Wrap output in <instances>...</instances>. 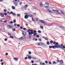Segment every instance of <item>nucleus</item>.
<instances>
[{
	"mask_svg": "<svg viewBox=\"0 0 65 65\" xmlns=\"http://www.w3.org/2000/svg\"><path fill=\"white\" fill-rule=\"evenodd\" d=\"M28 58V57H26L25 58V60H27V59Z\"/></svg>",
	"mask_w": 65,
	"mask_h": 65,
	"instance_id": "5fc2aeb1",
	"label": "nucleus"
},
{
	"mask_svg": "<svg viewBox=\"0 0 65 65\" xmlns=\"http://www.w3.org/2000/svg\"><path fill=\"white\" fill-rule=\"evenodd\" d=\"M12 9L13 10L15 9V7L14 6H12Z\"/></svg>",
	"mask_w": 65,
	"mask_h": 65,
	"instance_id": "f3484780",
	"label": "nucleus"
},
{
	"mask_svg": "<svg viewBox=\"0 0 65 65\" xmlns=\"http://www.w3.org/2000/svg\"><path fill=\"white\" fill-rule=\"evenodd\" d=\"M4 11H5V12H6V10L4 9Z\"/></svg>",
	"mask_w": 65,
	"mask_h": 65,
	"instance_id": "680f3d73",
	"label": "nucleus"
},
{
	"mask_svg": "<svg viewBox=\"0 0 65 65\" xmlns=\"http://www.w3.org/2000/svg\"><path fill=\"white\" fill-rule=\"evenodd\" d=\"M28 54H31V52H28Z\"/></svg>",
	"mask_w": 65,
	"mask_h": 65,
	"instance_id": "4d7b16f0",
	"label": "nucleus"
},
{
	"mask_svg": "<svg viewBox=\"0 0 65 65\" xmlns=\"http://www.w3.org/2000/svg\"><path fill=\"white\" fill-rule=\"evenodd\" d=\"M33 34V32H28V34L29 35H32Z\"/></svg>",
	"mask_w": 65,
	"mask_h": 65,
	"instance_id": "9b49d317",
	"label": "nucleus"
},
{
	"mask_svg": "<svg viewBox=\"0 0 65 65\" xmlns=\"http://www.w3.org/2000/svg\"><path fill=\"white\" fill-rule=\"evenodd\" d=\"M4 40H5V41H7V39L6 38H5V39Z\"/></svg>",
	"mask_w": 65,
	"mask_h": 65,
	"instance_id": "de8ad7c7",
	"label": "nucleus"
},
{
	"mask_svg": "<svg viewBox=\"0 0 65 65\" xmlns=\"http://www.w3.org/2000/svg\"><path fill=\"white\" fill-rule=\"evenodd\" d=\"M46 4L47 5H49V3H46Z\"/></svg>",
	"mask_w": 65,
	"mask_h": 65,
	"instance_id": "c85d7f7f",
	"label": "nucleus"
},
{
	"mask_svg": "<svg viewBox=\"0 0 65 65\" xmlns=\"http://www.w3.org/2000/svg\"><path fill=\"white\" fill-rule=\"evenodd\" d=\"M42 65H45V63H42Z\"/></svg>",
	"mask_w": 65,
	"mask_h": 65,
	"instance_id": "603ef678",
	"label": "nucleus"
},
{
	"mask_svg": "<svg viewBox=\"0 0 65 65\" xmlns=\"http://www.w3.org/2000/svg\"><path fill=\"white\" fill-rule=\"evenodd\" d=\"M13 3L15 6H18V3L17 2H15L14 1H13Z\"/></svg>",
	"mask_w": 65,
	"mask_h": 65,
	"instance_id": "f03ea898",
	"label": "nucleus"
},
{
	"mask_svg": "<svg viewBox=\"0 0 65 65\" xmlns=\"http://www.w3.org/2000/svg\"><path fill=\"white\" fill-rule=\"evenodd\" d=\"M28 17H28V15H25L24 17V18L25 19H27Z\"/></svg>",
	"mask_w": 65,
	"mask_h": 65,
	"instance_id": "6e6552de",
	"label": "nucleus"
},
{
	"mask_svg": "<svg viewBox=\"0 0 65 65\" xmlns=\"http://www.w3.org/2000/svg\"><path fill=\"white\" fill-rule=\"evenodd\" d=\"M38 32L39 33H41V31L40 30H38Z\"/></svg>",
	"mask_w": 65,
	"mask_h": 65,
	"instance_id": "72a5a7b5",
	"label": "nucleus"
},
{
	"mask_svg": "<svg viewBox=\"0 0 65 65\" xmlns=\"http://www.w3.org/2000/svg\"><path fill=\"white\" fill-rule=\"evenodd\" d=\"M44 43H41V45H44Z\"/></svg>",
	"mask_w": 65,
	"mask_h": 65,
	"instance_id": "338daca9",
	"label": "nucleus"
},
{
	"mask_svg": "<svg viewBox=\"0 0 65 65\" xmlns=\"http://www.w3.org/2000/svg\"><path fill=\"white\" fill-rule=\"evenodd\" d=\"M22 37V38H24V39H25L26 37L25 36Z\"/></svg>",
	"mask_w": 65,
	"mask_h": 65,
	"instance_id": "09e8293b",
	"label": "nucleus"
},
{
	"mask_svg": "<svg viewBox=\"0 0 65 65\" xmlns=\"http://www.w3.org/2000/svg\"><path fill=\"white\" fill-rule=\"evenodd\" d=\"M56 48H61V49H62V48H63V47H60V45H56Z\"/></svg>",
	"mask_w": 65,
	"mask_h": 65,
	"instance_id": "7ed1b4c3",
	"label": "nucleus"
},
{
	"mask_svg": "<svg viewBox=\"0 0 65 65\" xmlns=\"http://www.w3.org/2000/svg\"><path fill=\"white\" fill-rule=\"evenodd\" d=\"M0 15L2 17H4V14L3 13H1Z\"/></svg>",
	"mask_w": 65,
	"mask_h": 65,
	"instance_id": "ddd939ff",
	"label": "nucleus"
},
{
	"mask_svg": "<svg viewBox=\"0 0 65 65\" xmlns=\"http://www.w3.org/2000/svg\"><path fill=\"white\" fill-rule=\"evenodd\" d=\"M32 65H37V64H36V63H35L34 64H32Z\"/></svg>",
	"mask_w": 65,
	"mask_h": 65,
	"instance_id": "774afa93",
	"label": "nucleus"
},
{
	"mask_svg": "<svg viewBox=\"0 0 65 65\" xmlns=\"http://www.w3.org/2000/svg\"><path fill=\"white\" fill-rule=\"evenodd\" d=\"M9 27L10 28H12V27H11V26H10V25H9Z\"/></svg>",
	"mask_w": 65,
	"mask_h": 65,
	"instance_id": "0e129e2a",
	"label": "nucleus"
},
{
	"mask_svg": "<svg viewBox=\"0 0 65 65\" xmlns=\"http://www.w3.org/2000/svg\"><path fill=\"white\" fill-rule=\"evenodd\" d=\"M10 23L11 24H13V22L12 21H11L10 22Z\"/></svg>",
	"mask_w": 65,
	"mask_h": 65,
	"instance_id": "13d9d810",
	"label": "nucleus"
},
{
	"mask_svg": "<svg viewBox=\"0 0 65 65\" xmlns=\"http://www.w3.org/2000/svg\"><path fill=\"white\" fill-rule=\"evenodd\" d=\"M53 43V41H50V44H52Z\"/></svg>",
	"mask_w": 65,
	"mask_h": 65,
	"instance_id": "2f4dec72",
	"label": "nucleus"
},
{
	"mask_svg": "<svg viewBox=\"0 0 65 65\" xmlns=\"http://www.w3.org/2000/svg\"><path fill=\"white\" fill-rule=\"evenodd\" d=\"M28 58H29V59H31V58H32V57L30 56H29L28 57Z\"/></svg>",
	"mask_w": 65,
	"mask_h": 65,
	"instance_id": "4be33fe9",
	"label": "nucleus"
},
{
	"mask_svg": "<svg viewBox=\"0 0 65 65\" xmlns=\"http://www.w3.org/2000/svg\"><path fill=\"white\" fill-rule=\"evenodd\" d=\"M7 22V21L6 20H5V21H4V23H6Z\"/></svg>",
	"mask_w": 65,
	"mask_h": 65,
	"instance_id": "473e14b6",
	"label": "nucleus"
},
{
	"mask_svg": "<svg viewBox=\"0 0 65 65\" xmlns=\"http://www.w3.org/2000/svg\"><path fill=\"white\" fill-rule=\"evenodd\" d=\"M41 42L38 43V45H41Z\"/></svg>",
	"mask_w": 65,
	"mask_h": 65,
	"instance_id": "aec40b11",
	"label": "nucleus"
},
{
	"mask_svg": "<svg viewBox=\"0 0 65 65\" xmlns=\"http://www.w3.org/2000/svg\"><path fill=\"white\" fill-rule=\"evenodd\" d=\"M33 59L34 60H36V58H35L34 57H33Z\"/></svg>",
	"mask_w": 65,
	"mask_h": 65,
	"instance_id": "8fccbe9b",
	"label": "nucleus"
},
{
	"mask_svg": "<svg viewBox=\"0 0 65 65\" xmlns=\"http://www.w3.org/2000/svg\"><path fill=\"white\" fill-rule=\"evenodd\" d=\"M13 22H14V23H15L16 22V20H14H14L13 21Z\"/></svg>",
	"mask_w": 65,
	"mask_h": 65,
	"instance_id": "c03bdc74",
	"label": "nucleus"
},
{
	"mask_svg": "<svg viewBox=\"0 0 65 65\" xmlns=\"http://www.w3.org/2000/svg\"><path fill=\"white\" fill-rule=\"evenodd\" d=\"M59 27L60 28H63V27H62V26H59Z\"/></svg>",
	"mask_w": 65,
	"mask_h": 65,
	"instance_id": "bf43d9fd",
	"label": "nucleus"
},
{
	"mask_svg": "<svg viewBox=\"0 0 65 65\" xmlns=\"http://www.w3.org/2000/svg\"><path fill=\"white\" fill-rule=\"evenodd\" d=\"M26 32L25 31H23L22 32V35H24V36H25V35H26Z\"/></svg>",
	"mask_w": 65,
	"mask_h": 65,
	"instance_id": "9d476101",
	"label": "nucleus"
},
{
	"mask_svg": "<svg viewBox=\"0 0 65 65\" xmlns=\"http://www.w3.org/2000/svg\"><path fill=\"white\" fill-rule=\"evenodd\" d=\"M48 63H49V64H52V62L51 61H49L48 62Z\"/></svg>",
	"mask_w": 65,
	"mask_h": 65,
	"instance_id": "c9c22d12",
	"label": "nucleus"
},
{
	"mask_svg": "<svg viewBox=\"0 0 65 65\" xmlns=\"http://www.w3.org/2000/svg\"><path fill=\"white\" fill-rule=\"evenodd\" d=\"M20 28L21 29H23V27L22 26H21L20 27Z\"/></svg>",
	"mask_w": 65,
	"mask_h": 65,
	"instance_id": "37998d69",
	"label": "nucleus"
},
{
	"mask_svg": "<svg viewBox=\"0 0 65 65\" xmlns=\"http://www.w3.org/2000/svg\"><path fill=\"white\" fill-rule=\"evenodd\" d=\"M27 15H31V14H28V13H27Z\"/></svg>",
	"mask_w": 65,
	"mask_h": 65,
	"instance_id": "e2e57ef3",
	"label": "nucleus"
},
{
	"mask_svg": "<svg viewBox=\"0 0 65 65\" xmlns=\"http://www.w3.org/2000/svg\"><path fill=\"white\" fill-rule=\"evenodd\" d=\"M31 30L29 29L28 30V31H27V32H30Z\"/></svg>",
	"mask_w": 65,
	"mask_h": 65,
	"instance_id": "b1692460",
	"label": "nucleus"
},
{
	"mask_svg": "<svg viewBox=\"0 0 65 65\" xmlns=\"http://www.w3.org/2000/svg\"><path fill=\"white\" fill-rule=\"evenodd\" d=\"M17 16H18V17H20V16H21V15H20V14H18L17 15Z\"/></svg>",
	"mask_w": 65,
	"mask_h": 65,
	"instance_id": "cd10ccee",
	"label": "nucleus"
},
{
	"mask_svg": "<svg viewBox=\"0 0 65 65\" xmlns=\"http://www.w3.org/2000/svg\"><path fill=\"white\" fill-rule=\"evenodd\" d=\"M3 64H4V62H2L1 63V64L2 65H3Z\"/></svg>",
	"mask_w": 65,
	"mask_h": 65,
	"instance_id": "3c124183",
	"label": "nucleus"
},
{
	"mask_svg": "<svg viewBox=\"0 0 65 65\" xmlns=\"http://www.w3.org/2000/svg\"><path fill=\"white\" fill-rule=\"evenodd\" d=\"M53 64H55L56 63V62H55V61H53Z\"/></svg>",
	"mask_w": 65,
	"mask_h": 65,
	"instance_id": "5701e85b",
	"label": "nucleus"
},
{
	"mask_svg": "<svg viewBox=\"0 0 65 65\" xmlns=\"http://www.w3.org/2000/svg\"><path fill=\"white\" fill-rule=\"evenodd\" d=\"M33 34H34L33 36L34 37H35V36L37 35V33L34 32Z\"/></svg>",
	"mask_w": 65,
	"mask_h": 65,
	"instance_id": "2eb2a0df",
	"label": "nucleus"
},
{
	"mask_svg": "<svg viewBox=\"0 0 65 65\" xmlns=\"http://www.w3.org/2000/svg\"><path fill=\"white\" fill-rule=\"evenodd\" d=\"M53 44H55V45L54 46H56V45H58L59 44V43L58 42H56L54 41V42L53 43Z\"/></svg>",
	"mask_w": 65,
	"mask_h": 65,
	"instance_id": "20e7f679",
	"label": "nucleus"
},
{
	"mask_svg": "<svg viewBox=\"0 0 65 65\" xmlns=\"http://www.w3.org/2000/svg\"><path fill=\"white\" fill-rule=\"evenodd\" d=\"M63 48H65V46H63Z\"/></svg>",
	"mask_w": 65,
	"mask_h": 65,
	"instance_id": "69168bd1",
	"label": "nucleus"
},
{
	"mask_svg": "<svg viewBox=\"0 0 65 65\" xmlns=\"http://www.w3.org/2000/svg\"><path fill=\"white\" fill-rule=\"evenodd\" d=\"M14 59L16 61H18V59L17 58H14Z\"/></svg>",
	"mask_w": 65,
	"mask_h": 65,
	"instance_id": "a211bd4d",
	"label": "nucleus"
},
{
	"mask_svg": "<svg viewBox=\"0 0 65 65\" xmlns=\"http://www.w3.org/2000/svg\"><path fill=\"white\" fill-rule=\"evenodd\" d=\"M4 15L5 16L7 15V13H5L4 14Z\"/></svg>",
	"mask_w": 65,
	"mask_h": 65,
	"instance_id": "ea45409f",
	"label": "nucleus"
},
{
	"mask_svg": "<svg viewBox=\"0 0 65 65\" xmlns=\"http://www.w3.org/2000/svg\"><path fill=\"white\" fill-rule=\"evenodd\" d=\"M5 55L6 56H7V55H8V53H6Z\"/></svg>",
	"mask_w": 65,
	"mask_h": 65,
	"instance_id": "052dcab7",
	"label": "nucleus"
},
{
	"mask_svg": "<svg viewBox=\"0 0 65 65\" xmlns=\"http://www.w3.org/2000/svg\"><path fill=\"white\" fill-rule=\"evenodd\" d=\"M23 29L24 30H26V28H23Z\"/></svg>",
	"mask_w": 65,
	"mask_h": 65,
	"instance_id": "49530a36",
	"label": "nucleus"
},
{
	"mask_svg": "<svg viewBox=\"0 0 65 65\" xmlns=\"http://www.w3.org/2000/svg\"><path fill=\"white\" fill-rule=\"evenodd\" d=\"M17 26L18 27H20V25L19 24H18L17 25Z\"/></svg>",
	"mask_w": 65,
	"mask_h": 65,
	"instance_id": "79ce46f5",
	"label": "nucleus"
},
{
	"mask_svg": "<svg viewBox=\"0 0 65 65\" xmlns=\"http://www.w3.org/2000/svg\"><path fill=\"white\" fill-rule=\"evenodd\" d=\"M40 28L42 29H43V27L42 26L40 27Z\"/></svg>",
	"mask_w": 65,
	"mask_h": 65,
	"instance_id": "a878e982",
	"label": "nucleus"
},
{
	"mask_svg": "<svg viewBox=\"0 0 65 65\" xmlns=\"http://www.w3.org/2000/svg\"><path fill=\"white\" fill-rule=\"evenodd\" d=\"M7 13H9V14H11V12L10 13H9V11H8Z\"/></svg>",
	"mask_w": 65,
	"mask_h": 65,
	"instance_id": "a18cd8bd",
	"label": "nucleus"
},
{
	"mask_svg": "<svg viewBox=\"0 0 65 65\" xmlns=\"http://www.w3.org/2000/svg\"><path fill=\"white\" fill-rule=\"evenodd\" d=\"M30 32H33V30H30Z\"/></svg>",
	"mask_w": 65,
	"mask_h": 65,
	"instance_id": "6e6d98bb",
	"label": "nucleus"
},
{
	"mask_svg": "<svg viewBox=\"0 0 65 65\" xmlns=\"http://www.w3.org/2000/svg\"><path fill=\"white\" fill-rule=\"evenodd\" d=\"M33 32H34V33H36L37 31H36V30H35L33 31Z\"/></svg>",
	"mask_w": 65,
	"mask_h": 65,
	"instance_id": "7c9ffc66",
	"label": "nucleus"
},
{
	"mask_svg": "<svg viewBox=\"0 0 65 65\" xmlns=\"http://www.w3.org/2000/svg\"><path fill=\"white\" fill-rule=\"evenodd\" d=\"M61 13L62 14H63V15H64V12H63V11H61Z\"/></svg>",
	"mask_w": 65,
	"mask_h": 65,
	"instance_id": "412c9836",
	"label": "nucleus"
},
{
	"mask_svg": "<svg viewBox=\"0 0 65 65\" xmlns=\"http://www.w3.org/2000/svg\"><path fill=\"white\" fill-rule=\"evenodd\" d=\"M36 37L37 38H39V36L38 35L36 36Z\"/></svg>",
	"mask_w": 65,
	"mask_h": 65,
	"instance_id": "e433bc0d",
	"label": "nucleus"
},
{
	"mask_svg": "<svg viewBox=\"0 0 65 65\" xmlns=\"http://www.w3.org/2000/svg\"><path fill=\"white\" fill-rule=\"evenodd\" d=\"M31 62L33 64V63H34V61H33V60L31 61Z\"/></svg>",
	"mask_w": 65,
	"mask_h": 65,
	"instance_id": "864d4df0",
	"label": "nucleus"
},
{
	"mask_svg": "<svg viewBox=\"0 0 65 65\" xmlns=\"http://www.w3.org/2000/svg\"><path fill=\"white\" fill-rule=\"evenodd\" d=\"M64 62H63V60H61L60 61V65H62L61 64H63Z\"/></svg>",
	"mask_w": 65,
	"mask_h": 65,
	"instance_id": "39448f33",
	"label": "nucleus"
},
{
	"mask_svg": "<svg viewBox=\"0 0 65 65\" xmlns=\"http://www.w3.org/2000/svg\"><path fill=\"white\" fill-rule=\"evenodd\" d=\"M45 63H46V64H47V63H48V62L46 61H45Z\"/></svg>",
	"mask_w": 65,
	"mask_h": 65,
	"instance_id": "4c0bfd02",
	"label": "nucleus"
},
{
	"mask_svg": "<svg viewBox=\"0 0 65 65\" xmlns=\"http://www.w3.org/2000/svg\"><path fill=\"white\" fill-rule=\"evenodd\" d=\"M47 11H48V12H50V13H52V11H51V10H50L49 9H47Z\"/></svg>",
	"mask_w": 65,
	"mask_h": 65,
	"instance_id": "4468645a",
	"label": "nucleus"
},
{
	"mask_svg": "<svg viewBox=\"0 0 65 65\" xmlns=\"http://www.w3.org/2000/svg\"><path fill=\"white\" fill-rule=\"evenodd\" d=\"M40 5L41 7H43V4H42V3H40Z\"/></svg>",
	"mask_w": 65,
	"mask_h": 65,
	"instance_id": "dca6fc26",
	"label": "nucleus"
},
{
	"mask_svg": "<svg viewBox=\"0 0 65 65\" xmlns=\"http://www.w3.org/2000/svg\"><path fill=\"white\" fill-rule=\"evenodd\" d=\"M23 37H22L21 38H20V40H23V39H24V38H23Z\"/></svg>",
	"mask_w": 65,
	"mask_h": 65,
	"instance_id": "6ab92c4d",
	"label": "nucleus"
},
{
	"mask_svg": "<svg viewBox=\"0 0 65 65\" xmlns=\"http://www.w3.org/2000/svg\"><path fill=\"white\" fill-rule=\"evenodd\" d=\"M56 46H49V47L50 48H53V49H56Z\"/></svg>",
	"mask_w": 65,
	"mask_h": 65,
	"instance_id": "f257e3e1",
	"label": "nucleus"
},
{
	"mask_svg": "<svg viewBox=\"0 0 65 65\" xmlns=\"http://www.w3.org/2000/svg\"><path fill=\"white\" fill-rule=\"evenodd\" d=\"M31 18H32V21L33 22H35V20H34L33 19V17H31Z\"/></svg>",
	"mask_w": 65,
	"mask_h": 65,
	"instance_id": "c756f323",
	"label": "nucleus"
},
{
	"mask_svg": "<svg viewBox=\"0 0 65 65\" xmlns=\"http://www.w3.org/2000/svg\"><path fill=\"white\" fill-rule=\"evenodd\" d=\"M45 8H48V6H45Z\"/></svg>",
	"mask_w": 65,
	"mask_h": 65,
	"instance_id": "f704fd0d",
	"label": "nucleus"
},
{
	"mask_svg": "<svg viewBox=\"0 0 65 65\" xmlns=\"http://www.w3.org/2000/svg\"><path fill=\"white\" fill-rule=\"evenodd\" d=\"M28 7V5H25L24 7V9L25 10H26L27 9V7Z\"/></svg>",
	"mask_w": 65,
	"mask_h": 65,
	"instance_id": "1a4fd4ad",
	"label": "nucleus"
},
{
	"mask_svg": "<svg viewBox=\"0 0 65 65\" xmlns=\"http://www.w3.org/2000/svg\"><path fill=\"white\" fill-rule=\"evenodd\" d=\"M10 37L11 38H13L14 37L13 36H10Z\"/></svg>",
	"mask_w": 65,
	"mask_h": 65,
	"instance_id": "393cba45",
	"label": "nucleus"
},
{
	"mask_svg": "<svg viewBox=\"0 0 65 65\" xmlns=\"http://www.w3.org/2000/svg\"><path fill=\"white\" fill-rule=\"evenodd\" d=\"M47 44L48 45H49V44H50V42H48V41L47 42Z\"/></svg>",
	"mask_w": 65,
	"mask_h": 65,
	"instance_id": "bb28decb",
	"label": "nucleus"
},
{
	"mask_svg": "<svg viewBox=\"0 0 65 65\" xmlns=\"http://www.w3.org/2000/svg\"><path fill=\"white\" fill-rule=\"evenodd\" d=\"M42 37L43 38H44V39H45L46 40H47V41H48V39H47V38H46V37Z\"/></svg>",
	"mask_w": 65,
	"mask_h": 65,
	"instance_id": "f8f14e48",
	"label": "nucleus"
},
{
	"mask_svg": "<svg viewBox=\"0 0 65 65\" xmlns=\"http://www.w3.org/2000/svg\"><path fill=\"white\" fill-rule=\"evenodd\" d=\"M39 22H41L42 23H43L44 24L45 23V22L43 21V20H40L39 21Z\"/></svg>",
	"mask_w": 65,
	"mask_h": 65,
	"instance_id": "423d86ee",
	"label": "nucleus"
},
{
	"mask_svg": "<svg viewBox=\"0 0 65 65\" xmlns=\"http://www.w3.org/2000/svg\"><path fill=\"white\" fill-rule=\"evenodd\" d=\"M13 31H15V29L14 28V29H12Z\"/></svg>",
	"mask_w": 65,
	"mask_h": 65,
	"instance_id": "58836bf2",
	"label": "nucleus"
},
{
	"mask_svg": "<svg viewBox=\"0 0 65 65\" xmlns=\"http://www.w3.org/2000/svg\"><path fill=\"white\" fill-rule=\"evenodd\" d=\"M39 41H41V39H39Z\"/></svg>",
	"mask_w": 65,
	"mask_h": 65,
	"instance_id": "a19ab883",
	"label": "nucleus"
},
{
	"mask_svg": "<svg viewBox=\"0 0 65 65\" xmlns=\"http://www.w3.org/2000/svg\"><path fill=\"white\" fill-rule=\"evenodd\" d=\"M11 14H12V15H13L14 16H15V15H16V13H14L12 11L11 12Z\"/></svg>",
	"mask_w": 65,
	"mask_h": 65,
	"instance_id": "0eeeda50",
	"label": "nucleus"
}]
</instances>
